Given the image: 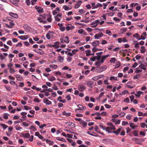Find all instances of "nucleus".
<instances>
[{"label": "nucleus", "mask_w": 147, "mask_h": 147, "mask_svg": "<svg viewBox=\"0 0 147 147\" xmlns=\"http://www.w3.org/2000/svg\"><path fill=\"white\" fill-rule=\"evenodd\" d=\"M101 50H102V49H97L95 47H94L92 49V51L94 53L97 51H100Z\"/></svg>", "instance_id": "obj_46"}, {"label": "nucleus", "mask_w": 147, "mask_h": 147, "mask_svg": "<svg viewBox=\"0 0 147 147\" xmlns=\"http://www.w3.org/2000/svg\"><path fill=\"white\" fill-rule=\"evenodd\" d=\"M62 7L64 10L66 11H68L72 9L71 7H69V6L66 5H63Z\"/></svg>", "instance_id": "obj_28"}, {"label": "nucleus", "mask_w": 147, "mask_h": 147, "mask_svg": "<svg viewBox=\"0 0 147 147\" xmlns=\"http://www.w3.org/2000/svg\"><path fill=\"white\" fill-rule=\"evenodd\" d=\"M58 60L60 63H62L64 60V58L61 56H59L58 57Z\"/></svg>", "instance_id": "obj_42"}, {"label": "nucleus", "mask_w": 147, "mask_h": 147, "mask_svg": "<svg viewBox=\"0 0 147 147\" xmlns=\"http://www.w3.org/2000/svg\"><path fill=\"white\" fill-rule=\"evenodd\" d=\"M49 66L50 68L53 69H56L58 67L57 65L53 64H50L49 65Z\"/></svg>", "instance_id": "obj_39"}, {"label": "nucleus", "mask_w": 147, "mask_h": 147, "mask_svg": "<svg viewBox=\"0 0 147 147\" xmlns=\"http://www.w3.org/2000/svg\"><path fill=\"white\" fill-rule=\"evenodd\" d=\"M110 80L111 81L113 80H117V77H115V76H111L110 78Z\"/></svg>", "instance_id": "obj_56"}, {"label": "nucleus", "mask_w": 147, "mask_h": 147, "mask_svg": "<svg viewBox=\"0 0 147 147\" xmlns=\"http://www.w3.org/2000/svg\"><path fill=\"white\" fill-rule=\"evenodd\" d=\"M77 107H78V109H76L75 110V111L76 112H78V110H81V111H83L85 109H86V107L85 106H84L82 105H77Z\"/></svg>", "instance_id": "obj_5"}, {"label": "nucleus", "mask_w": 147, "mask_h": 147, "mask_svg": "<svg viewBox=\"0 0 147 147\" xmlns=\"http://www.w3.org/2000/svg\"><path fill=\"white\" fill-rule=\"evenodd\" d=\"M37 19L40 23H43L44 24H45L47 23L46 21V18L45 16L40 15L39 17Z\"/></svg>", "instance_id": "obj_2"}, {"label": "nucleus", "mask_w": 147, "mask_h": 147, "mask_svg": "<svg viewBox=\"0 0 147 147\" xmlns=\"http://www.w3.org/2000/svg\"><path fill=\"white\" fill-rule=\"evenodd\" d=\"M56 139L57 140H58L59 141H61L63 142H66V140L65 139H64L63 138H61L60 137H58Z\"/></svg>", "instance_id": "obj_45"}, {"label": "nucleus", "mask_w": 147, "mask_h": 147, "mask_svg": "<svg viewBox=\"0 0 147 147\" xmlns=\"http://www.w3.org/2000/svg\"><path fill=\"white\" fill-rule=\"evenodd\" d=\"M9 72L12 74H14L16 72L15 70L13 68L9 69Z\"/></svg>", "instance_id": "obj_49"}, {"label": "nucleus", "mask_w": 147, "mask_h": 147, "mask_svg": "<svg viewBox=\"0 0 147 147\" xmlns=\"http://www.w3.org/2000/svg\"><path fill=\"white\" fill-rule=\"evenodd\" d=\"M23 137L25 138H29L30 137V134L28 133H26L25 134H23Z\"/></svg>", "instance_id": "obj_44"}, {"label": "nucleus", "mask_w": 147, "mask_h": 147, "mask_svg": "<svg viewBox=\"0 0 147 147\" xmlns=\"http://www.w3.org/2000/svg\"><path fill=\"white\" fill-rule=\"evenodd\" d=\"M82 3V1L81 0H79L75 5L74 8L75 9H77L79 7Z\"/></svg>", "instance_id": "obj_18"}, {"label": "nucleus", "mask_w": 147, "mask_h": 147, "mask_svg": "<svg viewBox=\"0 0 147 147\" xmlns=\"http://www.w3.org/2000/svg\"><path fill=\"white\" fill-rule=\"evenodd\" d=\"M23 28L27 32L30 30V27L28 25H25L23 26Z\"/></svg>", "instance_id": "obj_38"}, {"label": "nucleus", "mask_w": 147, "mask_h": 147, "mask_svg": "<svg viewBox=\"0 0 147 147\" xmlns=\"http://www.w3.org/2000/svg\"><path fill=\"white\" fill-rule=\"evenodd\" d=\"M110 56V55H109L108 54L105 55H103L101 56V60L100 61H101L100 62L102 63H103L105 59L107 58Z\"/></svg>", "instance_id": "obj_21"}, {"label": "nucleus", "mask_w": 147, "mask_h": 147, "mask_svg": "<svg viewBox=\"0 0 147 147\" xmlns=\"http://www.w3.org/2000/svg\"><path fill=\"white\" fill-rule=\"evenodd\" d=\"M57 100L59 101L60 102L65 103L66 102V100L65 99H62V97L61 96H59L57 98Z\"/></svg>", "instance_id": "obj_30"}, {"label": "nucleus", "mask_w": 147, "mask_h": 147, "mask_svg": "<svg viewBox=\"0 0 147 147\" xmlns=\"http://www.w3.org/2000/svg\"><path fill=\"white\" fill-rule=\"evenodd\" d=\"M14 76L17 81H21L23 80V77L20 74H16Z\"/></svg>", "instance_id": "obj_10"}, {"label": "nucleus", "mask_w": 147, "mask_h": 147, "mask_svg": "<svg viewBox=\"0 0 147 147\" xmlns=\"http://www.w3.org/2000/svg\"><path fill=\"white\" fill-rule=\"evenodd\" d=\"M60 11V9L59 7H57L52 12V14L53 15H56L59 13V12Z\"/></svg>", "instance_id": "obj_15"}, {"label": "nucleus", "mask_w": 147, "mask_h": 147, "mask_svg": "<svg viewBox=\"0 0 147 147\" xmlns=\"http://www.w3.org/2000/svg\"><path fill=\"white\" fill-rule=\"evenodd\" d=\"M48 80L50 81H53L55 80V78L53 76H52L48 78Z\"/></svg>", "instance_id": "obj_48"}, {"label": "nucleus", "mask_w": 147, "mask_h": 147, "mask_svg": "<svg viewBox=\"0 0 147 147\" xmlns=\"http://www.w3.org/2000/svg\"><path fill=\"white\" fill-rule=\"evenodd\" d=\"M140 77V75L139 74H137L133 76V78L134 79H138Z\"/></svg>", "instance_id": "obj_53"}, {"label": "nucleus", "mask_w": 147, "mask_h": 147, "mask_svg": "<svg viewBox=\"0 0 147 147\" xmlns=\"http://www.w3.org/2000/svg\"><path fill=\"white\" fill-rule=\"evenodd\" d=\"M99 43L98 41L95 40L92 43V45L94 47H95L98 46L99 45Z\"/></svg>", "instance_id": "obj_27"}, {"label": "nucleus", "mask_w": 147, "mask_h": 147, "mask_svg": "<svg viewBox=\"0 0 147 147\" xmlns=\"http://www.w3.org/2000/svg\"><path fill=\"white\" fill-rule=\"evenodd\" d=\"M97 56H95L96 59L97 60H99L101 58V55L97 54V53L96 54Z\"/></svg>", "instance_id": "obj_57"}, {"label": "nucleus", "mask_w": 147, "mask_h": 147, "mask_svg": "<svg viewBox=\"0 0 147 147\" xmlns=\"http://www.w3.org/2000/svg\"><path fill=\"white\" fill-rule=\"evenodd\" d=\"M15 128L17 131H20L22 129V128L19 125H17L15 126Z\"/></svg>", "instance_id": "obj_33"}, {"label": "nucleus", "mask_w": 147, "mask_h": 147, "mask_svg": "<svg viewBox=\"0 0 147 147\" xmlns=\"http://www.w3.org/2000/svg\"><path fill=\"white\" fill-rule=\"evenodd\" d=\"M47 20L48 22H51L52 21L51 16V15H49L48 17Z\"/></svg>", "instance_id": "obj_63"}, {"label": "nucleus", "mask_w": 147, "mask_h": 147, "mask_svg": "<svg viewBox=\"0 0 147 147\" xmlns=\"http://www.w3.org/2000/svg\"><path fill=\"white\" fill-rule=\"evenodd\" d=\"M143 94V92H142L139 91L136 92V93L135 94V95L136 97H139L141 94Z\"/></svg>", "instance_id": "obj_26"}, {"label": "nucleus", "mask_w": 147, "mask_h": 147, "mask_svg": "<svg viewBox=\"0 0 147 147\" xmlns=\"http://www.w3.org/2000/svg\"><path fill=\"white\" fill-rule=\"evenodd\" d=\"M74 44L75 45H76L77 46H79L82 45H83L84 44V43L81 42L80 40H78L75 42Z\"/></svg>", "instance_id": "obj_20"}, {"label": "nucleus", "mask_w": 147, "mask_h": 147, "mask_svg": "<svg viewBox=\"0 0 147 147\" xmlns=\"http://www.w3.org/2000/svg\"><path fill=\"white\" fill-rule=\"evenodd\" d=\"M86 89V87L83 84L79 85L78 87V89L80 91H83Z\"/></svg>", "instance_id": "obj_16"}, {"label": "nucleus", "mask_w": 147, "mask_h": 147, "mask_svg": "<svg viewBox=\"0 0 147 147\" xmlns=\"http://www.w3.org/2000/svg\"><path fill=\"white\" fill-rule=\"evenodd\" d=\"M146 32H143L141 35V38H140V39H138V40H140L141 39L143 40H145L146 38Z\"/></svg>", "instance_id": "obj_22"}, {"label": "nucleus", "mask_w": 147, "mask_h": 147, "mask_svg": "<svg viewBox=\"0 0 147 147\" xmlns=\"http://www.w3.org/2000/svg\"><path fill=\"white\" fill-rule=\"evenodd\" d=\"M59 43L58 42H55L53 44V45H50V47H55V48H59Z\"/></svg>", "instance_id": "obj_17"}, {"label": "nucleus", "mask_w": 147, "mask_h": 147, "mask_svg": "<svg viewBox=\"0 0 147 147\" xmlns=\"http://www.w3.org/2000/svg\"><path fill=\"white\" fill-rule=\"evenodd\" d=\"M107 66L106 65H104L102 66L99 68V72L100 73L105 71L107 69Z\"/></svg>", "instance_id": "obj_19"}, {"label": "nucleus", "mask_w": 147, "mask_h": 147, "mask_svg": "<svg viewBox=\"0 0 147 147\" xmlns=\"http://www.w3.org/2000/svg\"><path fill=\"white\" fill-rule=\"evenodd\" d=\"M113 20L115 21L116 22H119L121 20L120 19L117 17H114L113 18Z\"/></svg>", "instance_id": "obj_59"}, {"label": "nucleus", "mask_w": 147, "mask_h": 147, "mask_svg": "<svg viewBox=\"0 0 147 147\" xmlns=\"http://www.w3.org/2000/svg\"><path fill=\"white\" fill-rule=\"evenodd\" d=\"M43 102L47 105H49L52 104V102L47 98H45L43 100Z\"/></svg>", "instance_id": "obj_14"}, {"label": "nucleus", "mask_w": 147, "mask_h": 147, "mask_svg": "<svg viewBox=\"0 0 147 147\" xmlns=\"http://www.w3.org/2000/svg\"><path fill=\"white\" fill-rule=\"evenodd\" d=\"M145 47L144 46H141L140 47V52L141 53H144L146 51Z\"/></svg>", "instance_id": "obj_41"}, {"label": "nucleus", "mask_w": 147, "mask_h": 147, "mask_svg": "<svg viewBox=\"0 0 147 147\" xmlns=\"http://www.w3.org/2000/svg\"><path fill=\"white\" fill-rule=\"evenodd\" d=\"M132 140L136 142V144L139 145H141L142 144V140L141 139L138 138H132Z\"/></svg>", "instance_id": "obj_6"}, {"label": "nucleus", "mask_w": 147, "mask_h": 147, "mask_svg": "<svg viewBox=\"0 0 147 147\" xmlns=\"http://www.w3.org/2000/svg\"><path fill=\"white\" fill-rule=\"evenodd\" d=\"M0 125L3 127L4 129H6L8 127V126L5 124H1Z\"/></svg>", "instance_id": "obj_64"}, {"label": "nucleus", "mask_w": 147, "mask_h": 147, "mask_svg": "<svg viewBox=\"0 0 147 147\" xmlns=\"http://www.w3.org/2000/svg\"><path fill=\"white\" fill-rule=\"evenodd\" d=\"M29 129H31L33 131H36L37 130L36 128L34 126L31 125L29 127Z\"/></svg>", "instance_id": "obj_47"}, {"label": "nucleus", "mask_w": 147, "mask_h": 147, "mask_svg": "<svg viewBox=\"0 0 147 147\" xmlns=\"http://www.w3.org/2000/svg\"><path fill=\"white\" fill-rule=\"evenodd\" d=\"M116 60V58L114 57L112 58L110 60V62L111 63H115Z\"/></svg>", "instance_id": "obj_55"}, {"label": "nucleus", "mask_w": 147, "mask_h": 147, "mask_svg": "<svg viewBox=\"0 0 147 147\" xmlns=\"http://www.w3.org/2000/svg\"><path fill=\"white\" fill-rule=\"evenodd\" d=\"M138 130H134L133 131V134L134 135V136H138Z\"/></svg>", "instance_id": "obj_62"}, {"label": "nucleus", "mask_w": 147, "mask_h": 147, "mask_svg": "<svg viewBox=\"0 0 147 147\" xmlns=\"http://www.w3.org/2000/svg\"><path fill=\"white\" fill-rule=\"evenodd\" d=\"M78 33L80 34H83V35L85 34V32L82 29H80L78 30Z\"/></svg>", "instance_id": "obj_35"}, {"label": "nucleus", "mask_w": 147, "mask_h": 147, "mask_svg": "<svg viewBox=\"0 0 147 147\" xmlns=\"http://www.w3.org/2000/svg\"><path fill=\"white\" fill-rule=\"evenodd\" d=\"M62 115H65L67 117H68L71 115V113H67L66 112L64 111L62 112Z\"/></svg>", "instance_id": "obj_37"}, {"label": "nucleus", "mask_w": 147, "mask_h": 147, "mask_svg": "<svg viewBox=\"0 0 147 147\" xmlns=\"http://www.w3.org/2000/svg\"><path fill=\"white\" fill-rule=\"evenodd\" d=\"M60 40L61 42L67 44L70 41L69 38L67 36L61 38Z\"/></svg>", "instance_id": "obj_3"}, {"label": "nucleus", "mask_w": 147, "mask_h": 147, "mask_svg": "<svg viewBox=\"0 0 147 147\" xmlns=\"http://www.w3.org/2000/svg\"><path fill=\"white\" fill-rule=\"evenodd\" d=\"M91 5L93 9H96L98 7V3L97 4H96L95 3H91Z\"/></svg>", "instance_id": "obj_34"}, {"label": "nucleus", "mask_w": 147, "mask_h": 147, "mask_svg": "<svg viewBox=\"0 0 147 147\" xmlns=\"http://www.w3.org/2000/svg\"><path fill=\"white\" fill-rule=\"evenodd\" d=\"M9 14L11 17L13 18H18V16L16 13H13L12 12H10L9 13Z\"/></svg>", "instance_id": "obj_29"}, {"label": "nucleus", "mask_w": 147, "mask_h": 147, "mask_svg": "<svg viewBox=\"0 0 147 147\" xmlns=\"http://www.w3.org/2000/svg\"><path fill=\"white\" fill-rule=\"evenodd\" d=\"M8 115H9L7 113H5L4 114L3 116V118L5 119H7L8 118Z\"/></svg>", "instance_id": "obj_60"}, {"label": "nucleus", "mask_w": 147, "mask_h": 147, "mask_svg": "<svg viewBox=\"0 0 147 147\" xmlns=\"http://www.w3.org/2000/svg\"><path fill=\"white\" fill-rule=\"evenodd\" d=\"M9 22V24H5V26L8 28H12L15 25L14 23L13 22V21L11 20H10Z\"/></svg>", "instance_id": "obj_9"}, {"label": "nucleus", "mask_w": 147, "mask_h": 147, "mask_svg": "<svg viewBox=\"0 0 147 147\" xmlns=\"http://www.w3.org/2000/svg\"><path fill=\"white\" fill-rule=\"evenodd\" d=\"M86 56H89L91 55V51L88 50L86 51Z\"/></svg>", "instance_id": "obj_43"}, {"label": "nucleus", "mask_w": 147, "mask_h": 147, "mask_svg": "<svg viewBox=\"0 0 147 147\" xmlns=\"http://www.w3.org/2000/svg\"><path fill=\"white\" fill-rule=\"evenodd\" d=\"M18 37L21 40H25L29 38V36L28 35H26L24 36H19Z\"/></svg>", "instance_id": "obj_23"}, {"label": "nucleus", "mask_w": 147, "mask_h": 147, "mask_svg": "<svg viewBox=\"0 0 147 147\" xmlns=\"http://www.w3.org/2000/svg\"><path fill=\"white\" fill-rule=\"evenodd\" d=\"M33 101L35 102H41V100H39L38 98L36 97H35L33 100Z\"/></svg>", "instance_id": "obj_58"}, {"label": "nucleus", "mask_w": 147, "mask_h": 147, "mask_svg": "<svg viewBox=\"0 0 147 147\" xmlns=\"http://www.w3.org/2000/svg\"><path fill=\"white\" fill-rule=\"evenodd\" d=\"M54 33L53 32H49L46 35V37L48 39H52L54 36Z\"/></svg>", "instance_id": "obj_11"}, {"label": "nucleus", "mask_w": 147, "mask_h": 147, "mask_svg": "<svg viewBox=\"0 0 147 147\" xmlns=\"http://www.w3.org/2000/svg\"><path fill=\"white\" fill-rule=\"evenodd\" d=\"M23 125L24 127H27L29 125V124L26 122H22Z\"/></svg>", "instance_id": "obj_50"}, {"label": "nucleus", "mask_w": 147, "mask_h": 147, "mask_svg": "<svg viewBox=\"0 0 147 147\" xmlns=\"http://www.w3.org/2000/svg\"><path fill=\"white\" fill-rule=\"evenodd\" d=\"M103 34L102 32H100L98 34H96L94 36V38L95 39H98L102 36Z\"/></svg>", "instance_id": "obj_13"}, {"label": "nucleus", "mask_w": 147, "mask_h": 147, "mask_svg": "<svg viewBox=\"0 0 147 147\" xmlns=\"http://www.w3.org/2000/svg\"><path fill=\"white\" fill-rule=\"evenodd\" d=\"M147 66V64L145 63V65L143 64H141L139 66V67L141 69H142L144 70L146 69V67Z\"/></svg>", "instance_id": "obj_24"}, {"label": "nucleus", "mask_w": 147, "mask_h": 147, "mask_svg": "<svg viewBox=\"0 0 147 147\" xmlns=\"http://www.w3.org/2000/svg\"><path fill=\"white\" fill-rule=\"evenodd\" d=\"M75 26H74L70 25V26H66V29L67 31H69L73 30Z\"/></svg>", "instance_id": "obj_25"}, {"label": "nucleus", "mask_w": 147, "mask_h": 147, "mask_svg": "<svg viewBox=\"0 0 147 147\" xmlns=\"http://www.w3.org/2000/svg\"><path fill=\"white\" fill-rule=\"evenodd\" d=\"M80 124L84 127H86L87 125V123L86 122L83 121V120L80 123Z\"/></svg>", "instance_id": "obj_40"}, {"label": "nucleus", "mask_w": 147, "mask_h": 147, "mask_svg": "<svg viewBox=\"0 0 147 147\" xmlns=\"http://www.w3.org/2000/svg\"><path fill=\"white\" fill-rule=\"evenodd\" d=\"M107 125L109 126L106 127L101 125H100L99 126L103 130H105L109 134L113 133V131L115 129V126L111 123H107Z\"/></svg>", "instance_id": "obj_1"}, {"label": "nucleus", "mask_w": 147, "mask_h": 147, "mask_svg": "<svg viewBox=\"0 0 147 147\" xmlns=\"http://www.w3.org/2000/svg\"><path fill=\"white\" fill-rule=\"evenodd\" d=\"M62 14L60 13L56 15L54 17L55 21L58 22H60L61 21V18H62Z\"/></svg>", "instance_id": "obj_4"}, {"label": "nucleus", "mask_w": 147, "mask_h": 147, "mask_svg": "<svg viewBox=\"0 0 147 147\" xmlns=\"http://www.w3.org/2000/svg\"><path fill=\"white\" fill-rule=\"evenodd\" d=\"M21 114L23 118L24 119L26 117V115L27 114L26 112H22L21 113Z\"/></svg>", "instance_id": "obj_51"}, {"label": "nucleus", "mask_w": 147, "mask_h": 147, "mask_svg": "<svg viewBox=\"0 0 147 147\" xmlns=\"http://www.w3.org/2000/svg\"><path fill=\"white\" fill-rule=\"evenodd\" d=\"M129 124L130 127L132 128L133 129H136L138 127V125H136L135 123L132 122H129Z\"/></svg>", "instance_id": "obj_12"}, {"label": "nucleus", "mask_w": 147, "mask_h": 147, "mask_svg": "<svg viewBox=\"0 0 147 147\" xmlns=\"http://www.w3.org/2000/svg\"><path fill=\"white\" fill-rule=\"evenodd\" d=\"M147 113L143 114L142 112L139 111L138 112V115L139 116H144Z\"/></svg>", "instance_id": "obj_61"}, {"label": "nucleus", "mask_w": 147, "mask_h": 147, "mask_svg": "<svg viewBox=\"0 0 147 147\" xmlns=\"http://www.w3.org/2000/svg\"><path fill=\"white\" fill-rule=\"evenodd\" d=\"M46 143L49 145H52L54 143L53 141L48 139H46Z\"/></svg>", "instance_id": "obj_31"}, {"label": "nucleus", "mask_w": 147, "mask_h": 147, "mask_svg": "<svg viewBox=\"0 0 147 147\" xmlns=\"http://www.w3.org/2000/svg\"><path fill=\"white\" fill-rule=\"evenodd\" d=\"M121 128H119L115 131H113V133L117 135H118L119 134V133L121 131Z\"/></svg>", "instance_id": "obj_32"}, {"label": "nucleus", "mask_w": 147, "mask_h": 147, "mask_svg": "<svg viewBox=\"0 0 147 147\" xmlns=\"http://www.w3.org/2000/svg\"><path fill=\"white\" fill-rule=\"evenodd\" d=\"M99 22V21L98 20H97L92 22L90 25L92 26V27L95 28L98 26Z\"/></svg>", "instance_id": "obj_7"}, {"label": "nucleus", "mask_w": 147, "mask_h": 147, "mask_svg": "<svg viewBox=\"0 0 147 147\" xmlns=\"http://www.w3.org/2000/svg\"><path fill=\"white\" fill-rule=\"evenodd\" d=\"M28 64L29 62L27 61L24 63L23 65L25 68H27L28 65Z\"/></svg>", "instance_id": "obj_52"}, {"label": "nucleus", "mask_w": 147, "mask_h": 147, "mask_svg": "<svg viewBox=\"0 0 147 147\" xmlns=\"http://www.w3.org/2000/svg\"><path fill=\"white\" fill-rule=\"evenodd\" d=\"M127 30V28H123L122 29H121L120 30V34H123L125 32H126Z\"/></svg>", "instance_id": "obj_36"}, {"label": "nucleus", "mask_w": 147, "mask_h": 147, "mask_svg": "<svg viewBox=\"0 0 147 147\" xmlns=\"http://www.w3.org/2000/svg\"><path fill=\"white\" fill-rule=\"evenodd\" d=\"M35 8L39 13H42L44 12L43 9L40 6H36L35 7Z\"/></svg>", "instance_id": "obj_8"}, {"label": "nucleus", "mask_w": 147, "mask_h": 147, "mask_svg": "<svg viewBox=\"0 0 147 147\" xmlns=\"http://www.w3.org/2000/svg\"><path fill=\"white\" fill-rule=\"evenodd\" d=\"M98 61L95 63V65H96L97 66H100L102 63H101V61L99 60H98Z\"/></svg>", "instance_id": "obj_54"}]
</instances>
